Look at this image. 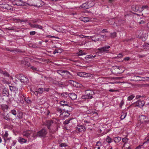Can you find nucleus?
<instances>
[{"mask_svg": "<svg viewBox=\"0 0 149 149\" xmlns=\"http://www.w3.org/2000/svg\"><path fill=\"white\" fill-rule=\"evenodd\" d=\"M110 48V46L108 45L99 48L97 49V50H98L99 51L96 52V54L99 55L100 53L105 54L108 53L109 52Z\"/></svg>", "mask_w": 149, "mask_h": 149, "instance_id": "f257e3e1", "label": "nucleus"}, {"mask_svg": "<svg viewBox=\"0 0 149 149\" xmlns=\"http://www.w3.org/2000/svg\"><path fill=\"white\" fill-rule=\"evenodd\" d=\"M15 77L19 79L21 82L25 84L28 83L29 79L28 78L22 74H19L15 75Z\"/></svg>", "mask_w": 149, "mask_h": 149, "instance_id": "f03ea898", "label": "nucleus"}, {"mask_svg": "<svg viewBox=\"0 0 149 149\" xmlns=\"http://www.w3.org/2000/svg\"><path fill=\"white\" fill-rule=\"evenodd\" d=\"M139 120L142 123L146 124L149 123V119L148 117L145 115H141L139 116Z\"/></svg>", "mask_w": 149, "mask_h": 149, "instance_id": "7ed1b4c3", "label": "nucleus"}, {"mask_svg": "<svg viewBox=\"0 0 149 149\" xmlns=\"http://www.w3.org/2000/svg\"><path fill=\"white\" fill-rule=\"evenodd\" d=\"M121 66H114L112 67V72L115 74H119L123 73V71L121 70Z\"/></svg>", "mask_w": 149, "mask_h": 149, "instance_id": "20e7f679", "label": "nucleus"}, {"mask_svg": "<svg viewBox=\"0 0 149 149\" xmlns=\"http://www.w3.org/2000/svg\"><path fill=\"white\" fill-rule=\"evenodd\" d=\"M12 3L14 6H24L25 5L26 3L21 0H15L12 1Z\"/></svg>", "mask_w": 149, "mask_h": 149, "instance_id": "39448f33", "label": "nucleus"}, {"mask_svg": "<svg viewBox=\"0 0 149 149\" xmlns=\"http://www.w3.org/2000/svg\"><path fill=\"white\" fill-rule=\"evenodd\" d=\"M133 80L135 81H149V77H146L141 78L139 76H134L132 77Z\"/></svg>", "mask_w": 149, "mask_h": 149, "instance_id": "423d86ee", "label": "nucleus"}, {"mask_svg": "<svg viewBox=\"0 0 149 149\" xmlns=\"http://www.w3.org/2000/svg\"><path fill=\"white\" fill-rule=\"evenodd\" d=\"M72 110V108L68 105L67 102H66V116H68L70 115V112Z\"/></svg>", "mask_w": 149, "mask_h": 149, "instance_id": "0eeeda50", "label": "nucleus"}, {"mask_svg": "<svg viewBox=\"0 0 149 149\" xmlns=\"http://www.w3.org/2000/svg\"><path fill=\"white\" fill-rule=\"evenodd\" d=\"M47 133V132L45 129H42L37 132V135L40 137H44Z\"/></svg>", "mask_w": 149, "mask_h": 149, "instance_id": "6e6552de", "label": "nucleus"}, {"mask_svg": "<svg viewBox=\"0 0 149 149\" xmlns=\"http://www.w3.org/2000/svg\"><path fill=\"white\" fill-rule=\"evenodd\" d=\"M77 95L74 93H68L66 92V97H70L72 100H74L77 98Z\"/></svg>", "mask_w": 149, "mask_h": 149, "instance_id": "1a4fd4ad", "label": "nucleus"}, {"mask_svg": "<svg viewBox=\"0 0 149 149\" xmlns=\"http://www.w3.org/2000/svg\"><path fill=\"white\" fill-rule=\"evenodd\" d=\"M108 39L107 37L104 35H98V37L96 39L94 40L95 42L97 41H103Z\"/></svg>", "mask_w": 149, "mask_h": 149, "instance_id": "9d476101", "label": "nucleus"}, {"mask_svg": "<svg viewBox=\"0 0 149 149\" xmlns=\"http://www.w3.org/2000/svg\"><path fill=\"white\" fill-rule=\"evenodd\" d=\"M66 82L74 86H75L77 87L81 86L80 84L71 79L67 80L66 81Z\"/></svg>", "mask_w": 149, "mask_h": 149, "instance_id": "9b49d317", "label": "nucleus"}, {"mask_svg": "<svg viewBox=\"0 0 149 149\" xmlns=\"http://www.w3.org/2000/svg\"><path fill=\"white\" fill-rule=\"evenodd\" d=\"M86 130L85 127L82 125H78L76 127V130L79 132H85Z\"/></svg>", "mask_w": 149, "mask_h": 149, "instance_id": "f8f14e48", "label": "nucleus"}, {"mask_svg": "<svg viewBox=\"0 0 149 149\" xmlns=\"http://www.w3.org/2000/svg\"><path fill=\"white\" fill-rule=\"evenodd\" d=\"M29 25L32 28H36L37 29H39L42 31L44 30L43 26L38 24H32L30 23H29Z\"/></svg>", "mask_w": 149, "mask_h": 149, "instance_id": "ddd939ff", "label": "nucleus"}, {"mask_svg": "<svg viewBox=\"0 0 149 149\" xmlns=\"http://www.w3.org/2000/svg\"><path fill=\"white\" fill-rule=\"evenodd\" d=\"M134 104L136 106L141 107H143L144 105L145 102L143 100H139L136 102L134 103Z\"/></svg>", "mask_w": 149, "mask_h": 149, "instance_id": "4468645a", "label": "nucleus"}, {"mask_svg": "<svg viewBox=\"0 0 149 149\" xmlns=\"http://www.w3.org/2000/svg\"><path fill=\"white\" fill-rule=\"evenodd\" d=\"M0 7L8 10H11V7L8 4H0Z\"/></svg>", "mask_w": 149, "mask_h": 149, "instance_id": "2eb2a0df", "label": "nucleus"}, {"mask_svg": "<svg viewBox=\"0 0 149 149\" xmlns=\"http://www.w3.org/2000/svg\"><path fill=\"white\" fill-rule=\"evenodd\" d=\"M80 19L81 21L85 22H93L94 21L93 20L94 19H90L88 17H80Z\"/></svg>", "mask_w": 149, "mask_h": 149, "instance_id": "dca6fc26", "label": "nucleus"}, {"mask_svg": "<svg viewBox=\"0 0 149 149\" xmlns=\"http://www.w3.org/2000/svg\"><path fill=\"white\" fill-rule=\"evenodd\" d=\"M33 133V132L31 130H27L24 132L22 133V135L24 136H25L28 138L30 137V135Z\"/></svg>", "mask_w": 149, "mask_h": 149, "instance_id": "f3484780", "label": "nucleus"}, {"mask_svg": "<svg viewBox=\"0 0 149 149\" xmlns=\"http://www.w3.org/2000/svg\"><path fill=\"white\" fill-rule=\"evenodd\" d=\"M41 2L40 0H29L28 2L29 3L28 4L29 5L33 6L35 5L36 3H40Z\"/></svg>", "mask_w": 149, "mask_h": 149, "instance_id": "a211bd4d", "label": "nucleus"}, {"mask_svg": "<svg viewBox=\"0 0 149 149\" xmlns=\"http://www.w3.org/2000/svg\"><path fill=\"white\" fill-rule=\"evenodd\" d=\"M73 77L72 73L69 71L66 70V79H72Z\"/></svg>", "mask_w": 149, "mask_h": 149, "instance_id": "6ab92c4d", "label": "nucleus"}, {"mask_svg": "<svg viewBox=\"0 0 149 149\" xmlns=\"http://www.w3.org/2000/svg\"><path fill=\"white\" fill-rule=\"evenodd\" d=\"M2 116L3 118L8 121H10L12 120L8 114L6 115L5 113H3Z\"/></svg>", "mask_w": 149, "mask_h": 149, "instance_id": "aec40b11", "label": "nucleus"}, {"mask_svg": "<svg viewBox=\"0 0 149 149\" xmlns=\"http://www.w3.org/2000/svg\"><path fill=\"white\" fill-rule=\"evenodd\" d=\"M18 142L22 144L26 143L27 141V140L20 137L18 138Z\"/></svg>", "mask_w": 149, "mask_h": 149, "instance_id": "412c9836", "label": "nucleus"}, {"mask_svg": "<svg viewBox=\"0 0 149 149\" xmlns=\"http://www.w3.org/2000/svg\"><path fill=\"white\" fill-rule=\"evenodd\" d=\"M132 10L137 12L138 11H139L140 12V10H139V7L138 6L133 5L132 6Z\"/></svg>", "mask_w": 149, "mask_h": 149, "instance_id": "4be33fe9", "label": "nucleus"}, {"mask_svg": "<svg viewBox=\"0 0 149 149\" xmlns=\"http://www.w3.org/2000/svg\"><path fill=\"white\" fill-rule=\"evenodd\" d=\"M53 122L52 120L47 121L46 122V125L47 126L48 129H50V127L53 124Z\"/></svg>", "mask_w": 149, "mask_h": 149, "instance_id": "5701e85b", "label": "nucleus"}, {"mask_svg": "<svg viewBox=\"0 0 149 149\" xmlns=\"http://www.w3.org/2000/svg\"><path fill=\"white\" fill-rule=\"evenodd\" d=\"M95 0L88 1L87 2L89 8L93 6L95 4Z\"/></svg>", "mask_w": 149, "mask_h": 149, "instance_id": "b1692460", "label": "nucleus"}, {"mask_svg": "<svg viewBox=\"0 0 149 149\" xmlns=\"http://www.w3.org/2000/svg\"><path fill=\"white\" fill-rule=\"evenodd\" d=\"M9 87L10 90L11 91H12L13 93H16V92H17L18 89L15 86H9Z\"/></svg>", "mask_w": 149, "mask_h": 149, "instance_id": "393cba45", "label": "nucleus"}, {"mask_svg": "<svg viewBox=\"0 0 149 149\" xmlns=\"http://www.w3.org/2000/svg\"><path fill=\"white\" fill-rule=\"evenodd\" d=\"M81 7L84 9H87L89 8L87 2L83 3L82 5L81 6Z\"/></svg>", "mask_w": 149, "mask_h": 149, "instance_id": "a878e982", "label": "nucleus"}, {"mask_svg": "<svg viewBox=\"0 0 149 149\" xmlns=\"http://www.w3.org/2000/svg\"><path fill=\"white\" fill-rule=\"evenodd\" d=\"M0 73L5 76L9 77L10 76L8 72L5 71H3L1 69H0Z\"/></svg>", "mask_w": 149, "mask_h": 149, "instance_id": "bb28decb", "label": "nucleus"}, {"mask_svg": "<svg viewBox=\"0 0 149 149\" xmlns=\"http://www.w3.org/2000/svg\"><path fill=\"white\" fill-rule=\"evenodd\" d=\"M0 73L5 76L9 77L10 76L8 72L5 71H3L1 69H0Z\"/></svg>", "mask_w": 149, "mask_h": 149, "instance_id": "cd10ccee", "label": "nucleus"}, {"mask_svg": "<svg viewBox=\"0 0 149 149\" xmlns=\"http://www.w3.org/2000/svg\"><path fill=\"white\" fill-rule=\"evenodd\" d=\"M121 140V138L119 136L115 137L113 139L115 142L118 143Z\"/></svg>", "mask_w": 149, "mask_h": 149, "instance_id": "c85d7f7f", "label": "nucleus"}, {"mask_svg": "<svg viewBox=\"0 0 149 149\" xmlns=\"http://www.w3.org/2000/svg\"><path fill=\"white\" fill-rule=\"evenodd\" d=\"M113 140L109 136H107L106 139V141L108 143H110L113 142Z\"/></svg>", "mask_w": 149, "mask_h": 149, "instance_id": "c756f323", "label": "nucleus"}, {"mask_svg": "<svg viewBox=\"0 0 149 149\" xmlns=\"http://www.w3.org/2000/svg\"><path fill=\"white\" fill-rule=\"evenodd\" d=\"M1 106L2 109L4 111H5V110H7L8 108V106L5 104L1 105Z\"/></svg>", "mask_w": 149, "mask_h": 149, "instance_id": "7c9ffc66", "label": "nucleus"}, {"mask_svg": "<svg viewBox=\"0 0 149 149\" xmlns=\"http://www.w3.org/2000/svg\"><path fill=\"white\" fill-rule=\"evenodd\" d=\"M148 8L149 7L147 5H143L141 8V10H140V12H141L145 9H147V10H148Z\"/></svg>", "mask_w": 149, "mask_h": 149, "instance_id": "2f4dec72", "label": "nucleus"}, {"mask_svg": "<svg viewBox=\"0 0 149 149\" xmlns=\"http://www.w3.org/2000/svg\"><path fill=\"white\" fill-rule=\"evenodd\" d=\"M122 141L123 142H124V144L123 147H125V145L127 144L126 143L128 141V139L126 138H123L122 139Z\"/></svg>", "mask_w": 149, "mask_h": 149, "instance_id": "473e14b6", "label": "nucleus"}, {"mask_svg": "<svg viewBox=\"0 0 149 149\" xmlns=\"http://www.w3.org/2000/svg\"><path fill=\"white\" fill-rule=\"evenodd\" d=\"M43 90L44 89L43 88H40L38 89L37 91H36V92H37V93L41 94L42 93H43V91H44Z\"/></svg>", "mask_w": 149, "mask_h": 149, "instance_id": "72a5a7b5", "label": "nucleus"}, {"mask_svg": "<svg viewBox=\"0 0 149 149\" xmlns=\"http://www.w3.org/2000/svg\"><path fill=\"white\" fill-rule=\"evenodd\" d=\"M85 73L84 72H80L77 73L78 76L81 77H85Z\"/></svg>", "mask_w": 149, "mask_h": 149, "instance_id": "f704fd0d", "label": "nucleus"}, {"mask_svg": "<svg viewBox=\"0 0 149 149\" xmlns=\"http://www.w3.org/2000/svg\"><path fill=\"white\" fill-rule=\"evenodd\" d=\"M127 113H123L120 116L121 119L122 120L124 119L126 116Z\"/></svg>", "mask_w": 149, "mask_h": 149, "instance_id": "c9c22d12", "label": "nucleus"}, {"mask_svg": "<svg viewBox=\"0 0 149 149\" xmlns=\"http://www.w3.org/2000/svg\"><path fill=\"white\" fill-rule=\"evenodd\" d=\"M134 97V95H131L128 97L127 98V100L129 101L131 100Z\"/></svg>", "mask_w": 149, "mask_h": 149, "instance_id": "e433bc0d", "label": "nucleus"}, {"mask_svg": "<svg viewBox=\"0 0 149 149\" xmlns=\"http://www.w3.org/2000/svg\"><path fill=\"white\" fill-rule=\"evenodd\" d=\"M24 100L27 103L30 104L31 103V100H30L28 98H25Z\"/></svg>", "mask_w": 149, "mask_h": 149, "instance_id": "4c0bfd02", "label": "nucleus"}, {"mask_svg": "<svg viewBox=\"0 0 149 149\" xmlns=\"http://www.w3.org/2000/svg\"><path fill=\"white\" fill-rule=\"evenodd\" d=\"M110 34L111 38H114L116 36V33L115 32H114L113 33H111Z\"/></svg>", "mask_w": 149, "mask_h": 149, "instance_id": "58836bf2", "label": "nucleus"}, {"mask_svg": "<svg viewBox=\"0 0 149 149\" xmlns=\"http://www.w3.org/2000/svg\"><path fill=\"white\" fill-rule=\"evenodd\" d=\"M118 24L121 25V24H123L125 22V20L122 19H120L118 21Z\"/></svg>", "mask_w": 149, "mask_h": 149, "instance_id": "ea45409f", "label": "nucleus"}, {"mask_svg": "<svg viewBox=\"0 0 149 149\" xmlns=\"http://www.w3.org/2000/svg\"><path fill=\"white\" fill-rule=\"evenodd\" d=\"M86 93H87V95L89 99L92 98L93 97L91 95L90 93H89V92H87V91H86Z\"/></svg>", "mask_w": 149, "mask_h": 149, "instance_id": "a19ab883", "label": "nucleus"}, {"mask_svg": "<svg viewBox=\"0 0 149 149\" xmlns=\"http://www.w3.org/2000/svg\"><path fill=\"white\" fill-rule=\"evenodd\" d=\"M96 56V55H95L94 56H93L92 55H88L87 56L88 57H87V58H88L89 59H92V58H95Z\"/></svg>", "mask_w": 149, "mask_h": 149, "instance_id": "79ce46f5", "label": "nucleus"}, {"mask_svg": "<svg viewBox=\"0 0 149 149\" xmlns=\"http://www.w3.org/2000/svg\"><path fill=\"white\" fill-rule=\"evenodd\" d=\"M11 113L14 116L16 115L17 114V112L14 109L11 110Z\"/></svg>", "mask_w": 149, "mask_h": 149, "instance_id": "37998d69", "label": "nucleus"}, {"mask_svg": "<svg viewBox=\"0 0 149 149\" xmlns=\"http://www.w3.org/2000/svg\"><path fill=\"white\" fill-rule=\"evenodd\" d=\"M6 90L7 89H4L3 91V95L4 96L6 95H7V93H8V92Z\"/></svg>", "mask_w": 149, "mask_h": 149, "instance_id": "c03bdc74", "label": "nucleus"}, {"mask_svg": "<svg viewBox=\"0 0 149 149\" xmlns=\"http://www.w3.org/2000/svg\"><path fill=\"white\" fill-rule=\"evenodd\" d=\"M98 36V35H95L94 36V37H91V39H92L94 41V40L96 39L97 38Z\"/></svg>", "mask_w": 149, "mask_h": 149, "instance_id": "a18cd8bd", "label": "nucleus"}, {"mask_svg": "<svg viewBox=\"0 0 149 149\" xmlns=\"http://www.w3.org/2000/svg\"><path fill=\"white\" fill-rule=\"evenodd\" d=\"M146 56V55L144 54H138V57L139 58H142Z\"/></svg>", "mask_w": 149, "mask_h": 149, "instance_id": "49530a36", "label": "nucleus"}, {"mask_svg": "<svg viewBox=\"0 0 149 149\" xmlns=\"http://www.w3.org/2000/svg\"><path fill=\"white\" fill-rule=\"evenodd\" d=\"M81 98L83 99H89L87 95L82 96Z\"/></svg>", "mask_w": 149, "mask_h": 149, "instance_id": "de8ad7c7", "label": "nucleus"}, {"mask_svg": "<svg viewBox=\"0 0 149 149\" xmlns=\"http://www.w3.org/2000/svg\"><path fill=\"white\" fill-rule=\"evenodd\" d=\"M78 36L81 38H87L88 37V36H84L82 35H79Z\"/></svg>", "mask_w": 149, "mask_h": 149, "instance_id": "09e8293b", "label": "nucleus"}, {"mask_svg": "<svg viewBox=\"0 0 149 149\" xmlns=\"http://www.w3.org/2000/svg\"><path fill=\"white\" fill-rule=\"evenodd\" d=\"M87 92H89V93H90V94H91V95L92 96L95 94L93 91L91 90H87Z\"/></svg>", "mask_w": 149, "mask_h": 149, "instance_id": "8fccbe9b", "label": "nucleus"}, {"mask_svg": "<svg viewBox=\"0 0 149 149\" xmlns=\"http://www.w3.org/2000/svg\"><path fill=\"white\" fill-rule=\"evenodd\" d=\"M130 57H125L124 58L123 61H128L130 60Z\"/></svg>", "mask_w": 149, "mask_h": 149, "instance_id": "3c124183", "label": "nucleus"}, {"mask_svg": "<svg viewBox=\"0 0 149 149\" xmlns=\"http://www.w3.org/2000/svg\"><path fill=\"white\" fill-rule=\"evenodd\" d=\"M73 119L72 118H68V119H67L66 120V122H65V123H66V124H68L69 121L71 120L72 119Z\"/></svg>", "mask_w": 149, "mask_h": 149, "instance_id": "603ef678", "label": "nucleus"}, {"mask_svg": "<svg viewBox=\"0 0 149 149\" xmlns=\"http://www.w3.org/2000/svg\"><path fill=\"white\" fill-rule=\"evenodd\" d=\"M59 72L58 73L61 75H63V74H62L63 73H65V70H63V71H59Z\"/></svg>", "mask_w": 149, "mask_h": 149, "instance_id": "864d4df0", "label": "nucleus"}, {"mask_svg": "<svg viewBox=\"0 0 149 149\" xmlns=\"http://www.w3.org/2000/svg\"><path fill=\"white\" fill-rule=\"evenodd\" d=\"M59 72L58 73L61 75H63V74H62L63 73H65V70H63V71H59Z\"/></svg>", "mask_w": 149, "mask_h": 149, "instance_id": "5fc2aeb1", "label": "nucleus"}, {"mask_svg": "<svg viewBox=\"0 0 149 149\" xmlns=\"http://www.w3.org/2000/svg\"><path fill=\"white\" fill-rule=\"evenodd\" d=\"M123 54L121 53H120L118 55V56H117L118 58H121L122 57H123Z\"/></svg>", "mask_w": 149, "mask_h": 149, "instance_id": "6e6d98bb", "label": "nucleus"}, {"mask_svg": "<svg viewBox=\"0 0 149 149\" xmlns=\"http://www.w3.org/2000/svg\"><path fill=\"white\" fill-rule=\"evenodd\" d=\"M8 135V134L7 132L6 131L5 133V134H4V138H6L7 137Z\"/></svg>", "mask_w": 149, "mask_h": 149, "instance_id": "4d7b16f0", "label": "nucleus"}, {"mask_svg": "<svg viewBox=\"0 0 149 149\" xmlns=\"http://www.w3.org/2000/svg\"><path fill=\"white\" fill-rule=\"evenodd\" d=\"M12 143L11 145L12 146H14L16 144V140H13L12 141Z\"/></svg>", "mask_w": 149, "mask_h": 149, "instance_id": "13d9d810", "label": "nucleus"}, {"mask_svg": "<svg viewBox=\"0 0 149 149\" xmlns=\"http://www.w3.org/2000/svg\"><path fill=\"white\" fill-rule=\"evenodd\" d=\"M36 32L35 31H31L30 34L31 35H33L35 34Z\"/></svg>", "mask_w": 149, "mask_h": 149, "instance_id": "bf43d9fd", "label": "nucleus"}, {"mask_svg": "<svg viewBox=\"0 0 149 149\" xmlns=\"http://www.w3.org/2000/svg\"><path fill=\"white\" fill-rule=\"evenodd\" d=\"M124 104V101H123V100H122L120 102V107H122V106Z\"/></svg>", "mask_w": 149, "mask_h": 149, "instance_id": "052dcab7", "label": "nucleus"}, {"mask_svg": "<svg viewBox=\"0 0 149 149\" xmlns=\"http://www.w3.org/2000/svg\"><path fill=\"white\" fill-rule=\"evenodd\" d=\"M145 140H146L145 143H148L149 141V138L148 136L146 137L145 138Z\"/></svg>", "mask_w": 149, "mask_h": 149, "instance_id": "680f3d73", "label": "nucleus"}, {"mask_svg": "<svg viewBox=\"0 0 149 149\" xmlns=\"http://www.w3.org/2000/svg\"><path fill=\"white\" fill-rule=\"evenodd\" d=\"M59 50H60L59 49L55 50L53 52V54H55L56 53H60V52H59Z\"/></svg>", "mask_w": 149, "mask_h": 149, "instance_id": "e2e57ef3", "label": "nucleus"}, {"mask_svg": "<svg viewBox=\"0 0 149 149\" xmlns=\"http://www.w3.org/2000/svg\"><path fill=\"white\" fill-rule=\"evenodd\" d=\"M105 32H108L107 31V29H103L102 31H101V32L102 33H104Z\"/></svg>", "mask_w": 149, "mask_h": 149, "instance_id": "0e129e2a", "label": "nucleus"}, {"mask_svg": "<svg viewBox=\"0 0 149 149\" xmlns=\"http://www.w3.org/2000/svg\"><path fill=\"white\" fill-rule=\"evenodd\" d=\"M31 68L33 70H37V68L34 67H31Z\"/></svg>", "mask_w": 149, "mask_h": 149, "instance_id": "69168bd1", "label": "nucleus"}, {"mask_svg": "<svg viewBox=\"0 0 149 149\" xmlns=\"http://www.w3.org/2000/svg\"><path fill=\"white\" fill-rule=\"evenodd\" d=\"M38 19H36L35 20H33L32 21V22H33V23H36V22H38Z\"/></svg>", "mask_w": 149, "mask_h": 149, "instance_id": "338daca9", "label": "nucleus"}, {"mask_svg": "<svg viewBox=\"0 0 149 149\" xmlns=\"http://www.w3.org/2000/svg\"><path fill=\"white\" fill-rule=\"evenodd\" d=\"M65 101H61L60 102V104L62 105H64L65 103Z\"/></svg>", "mask_w": 149, "mask_h": 149, "instance_id": "774afa93", "label": "nucleus"}]
</instances>
